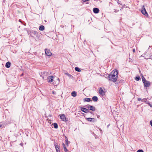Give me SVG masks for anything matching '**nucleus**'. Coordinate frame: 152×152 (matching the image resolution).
Wrapping results in <instances>:
<instances>
[{
    "label": "nucleus",
    "instance_id": "f257e3e1",
    "mask_svg": "<svg viewBox=\"0 0 152 152\" xmlns=\"http://www.w3.org/2000/svg\"><path fill=\"white\" fill-rule=\"evenodd\" d=\"M113 75H112V74H109L108 76L109 80L113 82H115L117 81L118 77Z\"/></svg>",
    "mask_w": 152,
    "mask_h": 152
},
{
    "label": "nucleus",
    "instance_id": "f03ea898",
    "mask_svg": "<svg viewBox=\"0 0 152 152\" xmlns=\"http://www.w3.org/2000/svg\"><path fill=\"white\" fill-rule=\"evenodd\" d=\"M85 107L88 108V109L91 110L93 111H94L96 110V108L94 107L89 104H87L85 105Z\"/></svg>",
    "mask_w": 152,
    "mask_h": 152
},
{
    "label": "nucleus",
    "instance_id": "7ed1b4c3",
    "mask_svg": "<svg viewBox=\"0 0 152 152\" xmlns=\"http://www.w3.org/2000/svg\"><path fill=\"white\" fill-rule=\"evenodd\" d=\"M141 12L143 14L146 16H148V14L146 11L144 6H143L141 10Z\"/></svg>",
    "mask_w": 152,
    "mask_h": 152
},
{
    "label": "nucleus",
    "instance_id": "20e7f679",
    "mask_svg": "<svg viewBox=\"0 0 152 152\" xmlns=\"http://www.w3.org/2000/svg\"><path fill=\"white\" fill-rule=\"evenodd\" d=\"M110 74H112V75H114L115 76L118 77V71L117 70H114L113 72H111Z\"/></svg>",
    "mask_w": 152,
    "mask_h": 152
},
{
    "label": "nucleus",
    "instance_id": "39448f33",
    "mask_svg": "<svg viewBox=\"0 0 152 152\" xmlns=\"http://www.w3.org/2000/svg\"><path fill=\"white\" fill-rule=\"evenodd\" d=\"M54 77L53 76H50L47 78L48 82V83H51L53 81Z\"/></svg>",
    "mask_w": 152,
    "mask_h": 152
},
{
    "label": "nucleus",
    "instance_id": "423d86ee",
    "mask_svg": "<svg viewBox=\"0 0 152 152\" xmlns=\"http://www.w3.org/2000/svg\"><path fill=\"white\" fill-rule=\"evenodd\" d=\"M45 54L48 56H50L52 54L51 53V52L50 50L49 49H45Z\"/></svg>",
    "mask_w": 152,
    "mask_h": 152
},
{
    "label": "nucleus",
    "instance_id": "0eeeda50",
    "mask_svg": "<svg viewBox=\"0 0 152 152\" xmlns=\"http://www.w3.org/2000/svg\"><path fill=\"white\" fill-rule=\"evenodd\" d=\"M86 119L88 121L94 122L96 121V119L94 118H86Z\"/></svg>",
    "mask_w": 152,
    "mask_h": 152
},
{
    "label": "nucleus",
    "instance_id": "6e6552de",
    "mask_svg": "<svg viewBox=\"0 0 152 152\" xmlns=\"http://www.w3.org/2000/svg\"><path fill=\"white\" fill-rule=\"evenodd\" d=\"M99 94L102 95H103L105 94V92L103 91V89L102 88L100 87L99 88Z\"/></svg>",
    "mask_w": 152,
    "mask_h": 152
},
{
    "label": "nucleus",
    "instance_id": "1a4fd4ad",
    "mask_svg": "<svg viewBox=\"0 0 152 152\" xmlns=\"http://www.w3.org/2000/svg\"><path fill=\"white\" fill-rule=\"evenodd\" d=\"M80 109H81V110L82 111H83L85 113H87L88 112H89V111L88 110V109L87 108L81 107Z\"/></svg>",
    "mask_w": 152,
    "mask_h": 152
},
{
    "label": "nucleus",
    "instance_id": "9d476101",
    "mask_svg": "<svg viewBox=\"0 0 152 152\" xmlns=\"http://www.w3.org/2000/svg\"><path fill=\"white\" fill-rule=\"evenodd\" d=\"M143 83L144 84V87L146 88L148 87L150 85V82L147 81Z\"/></svg>",
    "mask_w": 152,
    "mask_h": 152
},
{
    "label": "nucleus",
    "instance_id": "9b49d317",
    "mask_svg": "<svg viewBox=\"0 0 152 152\" xmlns=\"http://www.w3.org/2000/svg\"><path fill=\"white\" fill-rule=\"evenodd\" d=\"M60 118L63 121H67L65 116L64 114L60 115Z\"/></svg>",
    "mask_w": 152,
    "mask_h": 152
},
{
    "label": "nucleus",
    "instance_id": "f8f14e48",
    "mask_svg": "<svg viewBox=\"0 0 152 152\" xmlns=\"http://www.w3.org/2000/svg\"><path fill=\"white\" fill-rule=\"evenodd\" d=\"M31 33L32 34H33L37 37H38V32L36 31L32 30Z\"/></svg>",
    "mask_w": 152,
    "mask_h": 152
},
{
    "label": "nucleus",
    "instance_id": "ddd939ff",
    "mask_svg": "<svg viewBox=\"0 0 152 152\" xmlns=\"http://www.w3.org/2000/svg\"><path fill=\"white\" fill-rule=\"evenodd\" d=\"M59 78H57L56 80V81H54V82L53 83V84L54 85L56 86L59 84Z\"/></svg>",
    "mask_w": 152,
    "mask_h": 152
},
{
    "label": "nucleus",
    "instance_id": "4468645a",
    "mask_svg": "<svg viewBox=\"0 0 152 152\" xmlns=\"http://www.w3.org/2000/svg\"><path fill=\"white\" fill-rule=\"evenodd\" d=\"M99 10L97 8H94L93 9V11L94 13L97 14L99 12Z\"/></svg>",
    "mask_w": 152,
    "mask_h": 152
},
{
    "label": "nucleus",
    "instance_id": "2eb2a0df",
    "mask_svg": "<svg viewBox=\"0 0 152 152\" xmlns=\"http://www.w3.org/2000/svg\"><path fill=\"white\" fill-rule=\"evenodd\" d=\"M55 146L56 148V149L57 152H60V146L58 145L55 144L54 145Z\"/></svg>",
    "mask_w": 152,
    "mask_h": 152
},
{
    "label": "nucleus",
    "instance_id": "dca6fc26",
    "mask_svg": "<svg viewBox=\"0 0 152 152\" xmlns=\"http://www.w3.org/2000/svg\"><path fill=\"white\" fill-rule=\"evenodd\" d=\"M152 48V46H149V47L148 48V50L145 52V53H147L148 52H150V54H151L152 53L151 52V51Z\"/></svg>",
    "mask_w": 152,
    "mask_h": 152
},
{
    "label": "nucleus",
    "instance_id": "f3484780",
    "mask_svg": "<svg viewBox=\"0 0 152 152\" xmlns=\"http://www.w3.org/2000/svg\"><path fill=\"white\" fill-rule=\"evenodd\" d=\"M10 65L11 63L10 62L8 61L6 63L5 67L7 68H9L10 67Z\"/></svg>",
    "mask_w": 152,
    "mask_h": 152
},
{
    "label": "nucleus",
    "instance_id": "a211bd4d",
    "mask_svg": "<svg viewBox=\"0 0 152 152\" xmlns=\"http://www.w3.org/2000/svg\"><path fill=\"white\" fill-rule=\"evenodd\" d=\"M39 30L43 31L45 29V27L41 25L39 27Z\"/></svg>",
    "mask_w": 152,
    "mask_h": 152
},
{
    "label": "nucleus",
    "instance_id": "6ab92c4d",
    "mask_svg": "<svg viewBox=\"0 0 152 152\" xmlns=\"http://www.w3.org/2000/svg\"><path fill=\"white\" fill-rule=\"evenodd\" d=\"M92 99L94 102H97L98 100V97L96 96L93 97Z\"/></svg>",
    "mask_w": 152,
    "mask_h": 152
},
{
    "label": "nucleus",
    "instance_id": "aec40b11",
    "mask_svg": "<svg viewBox=\"0 0 152 152\" xmlns=\"http://www.w3.org/2000/svg\"><path fill=\"white\" fill-rule=\"evenodd\" d=\"M63 146L64 148V150L65 152H67L68 151V150H67L66 148L67 147L66 146L64 143H63Z\"/></svg>",
    "mask_w": 152,
    "mask_h": 152
},
{
    "label": "nucleus",
    "instance_id": "412c9836",
    "mask_svg": "<svg viewBox=\"0 0 152 152\" xmlns=\"http://www.w3.org/2000/svg\"><path fill=\"white\" fill-rule=\"evenodd\" d=\"M71 95L74 97H75L77 96L76 92L75 91H72L71 93Z\"/></svg>",
    "mask_w": 152,
    "mask_h": 152
},
{
    "label": "nucleus",
    "instance_id": "4be33fe9",
    "mask_svg": "<svg viewBox=\"0 0 152 152\" xmlns=\"http://www.w3.org/2000/svg\"><path fill=\"white\" fill-rule=\"evenodd\" d=\"M65 74L66 75H67L70 78H71L72 79H73V76H72L69 73L67 72V73H65Z\"/></svg>",
    "mask_w": 152,
    "mask_h": 152
},
{
    "label": "nucleus",
    "instance_id": "5701e85b",
    "mask_svg": "<svg viewBox=\"0 0 152 152\" xmlns=\"http://www.w3.org/2000/svg\"><path fill=\"white\" fill-rule=\"evenodd\" d=\"M75 70L76 71L80 72H81V70L79 68H78V67H76L75 68Z\"/></svg>",
    "mask_w": 152,
    "mask_h": 152
},
{
    "label": "nucleus",
    "instance_id": "b1692460",
    "mask_svg": "<svg viewBox=\"0 0 152 152\" xmlns=\"http://www.w3.org/2000/svg\"><path fill=\"white\" fill-rule=\"evenodd\" d=\"M84 101L87 102H89L91 101V99L90 98H86L84 99Z\"/></svg>",
    "mask_w": 152,
    "mask_h": 152
},
{
    "label": "nucleus",
    "instance_id": "393cba45",
    "mask_svg": "<svg viewBox=\"0 0 152 152\" xmlns=\"http://www.w3.org/2000/svg\"><path fill=\"white\" fill-rule=\"evenodd\" d=\"M53 126L55 129H57L58 128V125L56 123H54L53 124Z\"/></svg>",
    "mask_w": 152,
    "mask_h": 152
},
{
    "label": "nucleus",
    "instance_id": "a878e982",
    "mask_svg": "<svg viewBox=\"0 0 152 152\" xmlns=\"http://www.w3.org/2000/svg\"><path fill=\"white\" fill-rule=\"evenodd\" d=\"M135 79L137 81H139L140 79V76H137L135 77Z\"/></svg>",
    "mask_w": 152,
    "mask_h": 152
},
{
    "label": "nucleus",
    "instance_id": "bb28decb",
    "mask_svg": "<svg viewBox=\"0 0 152 152\" xmlns=\"http://www.w3.org/2000/svg\"><path fill=\"white\" fill-rule=\"evenodd\" d=\"M27 33H28V34L30 35V36L31 37H33V35H32V34H30L31 33V31H27Z\"/></svg>",
    "mask_w": 152,
    "mask_h": 152
},
{
    "label": "nucleus",
    "instance_id": "cd10ccee",
    "mask_svg": "<svg viewBox=\"0 0 152 152\" xmlns=\"http://www.w3.org/2000/svg\"><path fill=\"white\" fill-rule=\"evenodd\" d=\"M142 82L143 83H145V82L147 81V80H146L145 79V78L144 77H142Z\"/></svg>",
    "mask_w": 152,
    "mask_h": 152
},
{
    "label": "nucleus",
    "instance_id": "c85d7f7f",
    "mask_svg": "<svg viewBox=\"0 0 152 152\" xmlns=\"http://www.w3.org/2000/svg\"><path fill=\"white\" fill-rule=\"evenodd\" d=\"M147 101V99L146 98H144L142 100V102H146Z\"/></svg>",
    "mask_w": 152,
    "mask_h": 152
},
{
    "label": "nucleus",
    "instance_id": "c756f323",
    "mask_svg": "<svg viewBox=\"0 0 152 152\" xmlns=\"http://www.w3.org/2000/svg\"><path fill=\"white\" fill-rule=\"evenodd\" d=\"M143 152V151L142 150H140V149L138 150L137 151V152Z\"/></svg>",
    "mask_w": 152,
    "mask_h": 152
},
{
    "label": "nucleus",
    "instance_id": "7c9ffc66",
    "mask_svg": "<svg viewBox=\"0 0 152 152\" xmlns=\"http://www.w3.org/2000/svg\"><path fill=\"white\" fill-rule=\"evenodd\" d=\"M142 99H141V98H137V100L138 101H142Z\"/></svg>",
    "mask_w": 152,
    "mask_h": 152
},
{
    "label": "nucleus",
    "instance_id": "2f4dec72",
    "mask_svg": "<svg viewBox=\"0 0 152 152\" xmlns=\"http://www.w3.org/2000/svg\"><path fill=\"white\" fill-rule=\"evenodd\" d=\"M69 143H65V144L66 147H67L68 146Z\"/></svg>",
    "mask_w": 152,
    "mask_h": 152
},
{
    "label": "nucleus",
    "instance_id": "473e14b6",
    "mask_svg": "<svg viewBox=\"0 0 152 152\" xmlns=\"http://www.w3.org/2000/svg\"><path fill=\"white\" fill-rule=\"evenodd\" d=\"M98 129L100 130V132L101 133H102V130L100 128H98Z\"/></svg>",
    "mask_w": 152,
    "mask_h": 152
},
{
    "label": "nucleus",
    "instance_id": "72a5a7b5",
    "mask_svg": "<svg viewBox=\"0 0 152 152\" xmlns=\"http://www.w3.org/2000/svg\"><path fill=\"white\" fill-rule=\"evenodd\" d=\"M65 140V142H68V139L66 138Z\"/></svg>",
    "mask_w": 152,
    "mask_h": 152
},
{
    "label": "nucleus",
    "instance_id": "f704fd0d",
    "mask_svg": "<svg viewBox=\"0 0 152 152\" xmlns=\"http://www.w3.org/2000/svg\"><path fill=\"white\" fill-rule=\"evenodd\" d=\"M52 93L54 94H56V92L54 91H52Z\"/></svg>",
    "mask_w": 152,
    "mask_h": 152
},
{
    "label": "nucleus",
    "instance_id": "c9c22d12",
    "mask_svg": "<svg viewBox=\"0 0 152 152\" xmlns=\"http://www.w3.org/2000/svg\"><path fill=\"white\" fill-rule=\"evenodd\" d=\"M124 82V80H120V81H119V83H123Z\"/></svg>",
    "mask_w": 152,
    "mask_h": 152
},
{
    "label": "nucleus",
    "instance_id": "e433bc0d",
    "mask_svg": "<svg viewBox=\"0 0 152 152\" xmlns=\"http://www.w3.org/2000/svg\"><path fill=\"white\" fill-rule=\"evenodd\" d=\"M89 1V0H82V1L83 2H85L86 1Z\"/></svg>",
    "mask_w": 152,
    "mask_h": 152
},
{
    "label": "nucleus",
    "instance_id": "4c0bfd02",
    "mask_svg": "<svg viewBox=\"0 0 152 152\" xmlns=\"http://www.w3.org/2000/svg\"><path fill=\"white\" fill-rule=\"evenodd\" d=\"M150 124L151 126L152 127V120L150 121Z\"/></svg>",
    "mask_w": 152,
    "mask_h": 152
},
{
    "label": "nucleus",
    "instance_id": "58836bf2",
    "mask_svg": "<svg viewBox=\"0 0 152 152\" xmlns=\"http://www.w3.org/2000/svg\"><path fill=\"white\" fill-rule=\"evenodd\" d=\"M149 105L151 107H152V104H151L150 103H149Z\"/></svg>",
    "mask_w": 152,
    "mask_h": 152
},
{
    "label": "nucleus",
    "instance_id": "ea45409f",
    "mask_svg": "<svg viewBox=\"0 0 152 152\" xmlns=\"http://www.w3.org/2000/svg\"><path fill=\"white\" fill-rule=\"evenodd\" d=\"M135 51V49H133V53H134Z\"/></svg>",
    "mask_w": 152,
    "mask_h": 152
},
{
    "label": "nucleus",
    "instance_id": "a19ab883",
    "mask_svg": "<svg viewBox=\"0 0 152 152\" xmlns=\"http://www.w3.org/2000/svg\"><path fill=\"white\" fill-rule=\"evenodd\" d=\"M19 145L21 146H23V143H20Z\"/></svg>",
    "mask_w": 152,
    "mask_h": 152
},
{
    "label": "nucleus",
    "instance_id": "79ce46f5",
    "mask_svg": "<svg viewBox=\"0 0 152 152\" xmlns=\"http://www.w3.org/2000/svg\"><path fill=\"white\" fill-rule=\"evenodd\" d=\"M118 11V10H115V12H117Z\"/></svg>",
    "mask_w": 152,
    "mask_h": 152
},
{
    "label": "nucleus",
    "instance_id": "37998d69",
    "mask_svg": "<svg viewBox=\"0 0 152 152\" xmlns=\"http://www.w3.org/2000/svg\"><path fill=\"white\" fill-rule=\"evenodd\" d=\"M146 102V103H147V104H149V102Z\"/></svg>",
    "mask_w": 152,
    "mask_h": 152
},
{
    "label": "nucleus",
    "instance_id": "c03bdc74",
    "mask_svg": "<svg viewBox=\"0 0 152 152\" xmlns=\"http://www.w3.org/2000/svg\"><path fill=\"white\" fill-rule=\"evenodd\" d=\"M23 75V74H22V75H21V76H22Z\"/></svg>",
    "mask_w": 152,
    "mask_h": 152
},
{
    "label": "nucleus",
    "instance_id": "a18cd8bd",
    "mask_svg": "<svg viewBox=\"0 0 152 152\" xmlns=\"http://www.w3.org/2000/svg\"><path fill=\"white\" fill-rule=\"evenodd\" d=\"M91 114H92L93 113L91 112H90Z\"/></svg>",
    "mask_w": 152,
    "mask_h": 152
},
{
    "label": "nucleus",
    "instance_id": "49530a36",
    "mask_svg": "<svg viewBox=\"0 0 152 152\" xmlns=\"http://www.w3.org/2000/svg\"><path fill=\"white\" fill-rule=\"evenodd\" d=\"M1 126L0 125V128Z\"/></svg>",
    "mask_w": 152,
    "mask_h": 152
},
{
    "label": "nucleus",
    "instance_id": "de8ad7c7",
    "mask_svg": "<svg viewBox=\"0 0 152 152\" xmlns=\"http://www.w3.org/2000/svg\"><path fill=\"white\" fill-rule=\"evenodd\" d=\"M5 0H4V1H5Z\"/></svg>",
    "mask_w": 152,
    "mask_h": 152
}]
</instances>
